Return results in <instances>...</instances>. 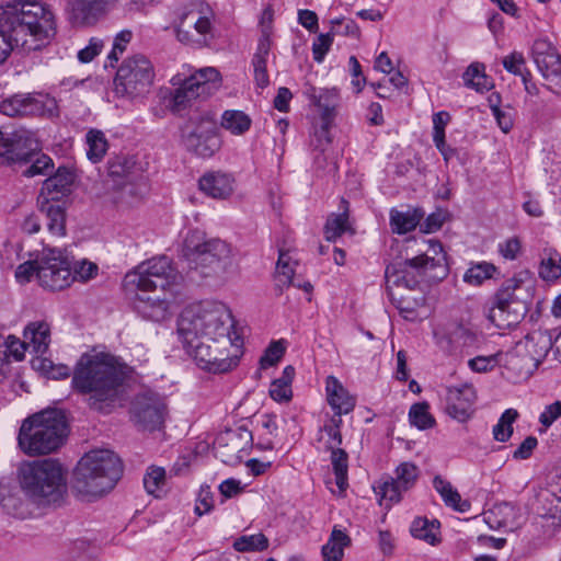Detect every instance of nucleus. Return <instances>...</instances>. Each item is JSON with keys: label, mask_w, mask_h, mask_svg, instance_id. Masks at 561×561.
Wrapping results in <instances>:
<instances>
[{"label": "nucleus", "mask_w": 561, "mask_h": 561, "mask_svg": "<svg viewBox=\"0 0 561 561\" xmlns=\"http://www.w3.org/2000/svg\"><path fill=\"white\" fill-rule=\"evenodd\" d=\"M31 165L23 171V175L26 178H33L36 175H47L54 169V162L47 154H36L31 161Z\"/></svg>", "instance_id": "54"}, {"label": "nucleus", "mask_w": 561, "mask_h": 561, "mask_svg": "<svg viewBox=\"0 0 561 561\" xmlns=\"http://www.w3.org/2000/svg\"><path fill=\"white\" fill-rule=\"evenodd\" d=\"M69 22L73 26H91L101 18L100 9L92 0H70L66 7Z\"/></svg>", "instance_id": "27"}, {"label": "nucleus", "mask_w": 561, "mask_h": 561, "mask_svg": "<svg viewBox=\"0 0 561 561\" xmlns=\"http://www.w3.org/2000/svg\"><path fill=\"white\" fill-rule=\"evenodd\" d=\"M425 213L421 208L400 211L390 210V226L393 232L399 234L408 233L416 228Z\"/></svg>", "instance_id": "33"}, {"label": "nucleus", "mask_w": 561, "mask_h": 561, "mask_svg": "<svg viewBox=\"0 0 561 561\" xmlns=\"http://www.w3.org/2000/svg\"><path fill=\"white\" fill-rule=\"evenodd\" d=\"M327 397L334 415L348 414L355 408L356 399L348 393L343 385L334 377L327 378Z\"/></svg>", "instance_id": "26"}, {"label": "nucleus", "mask_w": 561, "mask_h": 561, "mask_svg": "<svg viewBox=\"0 0 561 561\" xmlns=\"http://www.w3.org/2000/svg\"><path fill=\"white\" fill-rule=\"evenodd\" d=\"M221 85L220 72L215 67L196 70L174 91L171 110L181 113L198 98H207Z\"/></svg>", "instance_id": "15"}, {"label": "nucleus", "mask_w": 561, "mask_h": 561, "mask_svg": "<svg viewBox=\"0 0 561 561\" xmlns=\"http://www.w3.org/2000/svg\"><path fill=\"white\" fill-rule=\"evenodd\" d=\"M531 57L546 81L547 88L553 93L561 94V55L546 38H538L531 47Z\"/></svg>", "instance_id": "19"}, {"label": "nucleus", "mask_w": 561, "mask_h": 561, "mask_svg": "<svg viewBox=\"0 0 561 561\" xmlns=\"http://www.w3.org/2000/svg\"><path fill=\"white\" fill-rule=\"evenodd\" d=\"M85 141L88 145V159L93 163L100 162L108 148L104 133L98 129H90L85 135Z\"/></svg>", "instance_id": "41"}, {"label": "nucleus", "mask_w": 561, "mask_h": 561, "mask_svg": "<svg viewBox=\"0 0 561 561\" xmlns=\"http://www.w3.org/2000/svg\"><path fill=\"white\" fill-rule=\"evenodd\" d=\"M165 484V470L162 467L151 466L144 477V486L146 491L157 497Z\"/></svg>", "instance_id": "49"}, {"label": "nucleus", "mask_w": 561, "mask_h": 561, "mask_svg": "<svg viewBox=\"0 0 561 561\" xmlns=\"http://www.w3.org/2000/svg\"><path fill=\"white\" fill-rule=\"evenodd\" d=\"M253 440L252 432L245 426H239L236 430H229L219 437V442H227V445H233V453H241Z\"/></svg>", "instance_id": "45"}, {"label": "nucleus", "mask_w": 561, "mask_h": 561, "mask_svg": "<svg viewBox=\"0 0 561 561\" xmlns=\"http://www.w3.org/2000/svg\"><path fill=\"white\" fill-rule=\"evenodd\" d=\"M447 276V270L443 266V257H430L427 254H419L407 257L403 261L392 262L385 271L386 289L390 299H396V290L405 288L415 289L421 280H440Z\"/></svg>", "instance_id": "10"}, {"label": "nucleus", "mask_w": 561, "mask_h": 561, "mask_svg": "<svg viewBox=\"0 0 561 561\" xmlns=\"http://www.w3.org/2000/svg\"><path fill=\"white\" fill-rule=\"evenodd\" d=\"M68 434L66 415L61 410L48 409L23 421L18 443L28 456L47 455L65 443Z\"/></svg>", "instance_id": "7"}, {"label": "nucleus", "mask_w": 561, "mask_h": 561, "mask_svg": "<svg viewBox=\"0 0 561 561\" xmlns=\"http://www.w3.org/2000/svg\"><path fill=\"white\" fill-rule=\"evenodd\" d=\"M251 125L252 119L242 111L227 110L221 115V127L232 135L240 136L245 134Z\"/></svg>", "instance_id": "38"}, {"label": "nucleus", "mask_w": 561, "mask_h": 561, "mask_svg": "<svg viewBox=\"0 0 561 561\" xmlns=\"http://www.w3.org/2000/svg\"><path fill=\"white\" fill-rule=\"evenodd\" d=\"M433 486L439 493L447 506H450L460 513H466L470 510V502L467 500L462 501L458 491L453 488L450 482L444 480L440 476H436L434 478Z\"/></svg>", "instance_id": "35"}, {"label": "nucleus", "mask_w": 561, "mask_h": 561, "mask_svg": "<svg viewBox=\"0 0 561 561\" xmlns=\"http://www.w3.org/2000/svg\"><path fill=\"white\" fill-rule=\"evenodd\" d=\"M136 161L133 157L116 156L107 161V173L114 180L133 181Z\"/></svg>", "instance_id": "39"}, {"label": "nucleus", "mask_w": 561, "mask_h": 561, "mask_svg": "<svg viewBox=\"0 0 561 561\" xmlns=\"http://www.w3.org/2000/svg\"><path fill=\"white\" fill-rule=\"evenodd\" d=\"M409 419L411 424L419 430H427L435 424V420L428 412V404L426 402L414 403L409 411Z\"/></svg>", "instance_id": "50"}, {"label": "nucleus", "mask_w": 561, "mask_h": 561, "mask_svg": "<svg viewBox=\"0 0 561 561\" xmlns=\"http://www.w3.org/2000/svg\"><path fill=\"white\" fill-rule=\"evenodd\" d=\"M233 548L239 552L264 551L268 548V539L261 533L241 536L234 540Z\"/></svg>", "instance_id": "48"}, {"label": "nucleus", "mask_w": 561, "mask_h": 561, "mask_svg": "<svg viewBox=\"0 0 561 561\" xmlns=\"http://www.w3.org/2000/svg\"><path fill=\"white\" fill-rule=\"evenodd\" d=\"M142 291L141 295L137 294V309L144 318L159 322L164 320L169 314V301L159 296L151 297Z\"/></svg>", "instance_id": "32"}, {"label": "nucleus", "mask_w": 561, "mask_h": 561, "mask_svg": "<svg viewBox=\"0 0 561 561\" xmlns=\"http://www.w3.org/2000/svg\"><path fill=\"white\" fill-rule=\"evenodd\" d=\"M419 468L412 462H402L396 469V478L385 481L379 486V492L382 500H388L391 503H397L401 499L402 492L411 489L419 478Z\"/></svg>", "instance_id": "20"}, {"label": "nucleus", "mask_w": 561, "mask_h": 561, "mask_svg": "<svg viewBox=\"0 0 561 561\" xmlns=\"http://www.w3.org/2000/svg\"><path fill=\"white\" fill-rule=\"evenodd\" d=\"M122 473L123 463L116 454L107 449L92 450L78 462L72 489L87 500L100 497L115 486Z\"/></svg>", "instance_id": "6"}, {"label": "nucleus", "mask_w": 561, "mask_h": 561, "mask_svg": "<svg viewBox=\"0 0 561 561\" xmlns=\"http://www.w3.org/2000/svg\"><path fill=\"white\" fill-rule=\"evenodd\" d=\"M518 417V412L514 409H507L501 415L499 422L493 427V437L495 440L505 443L513 434V423Z\"/></svg>", "instance_id": "46"}, {"label": "nucleus", "mask_w": 561, "mask_h": 561, "mask_svg": "<svg viewBox=\"0 0 561 561\" xmlns=\"http://www.w3.org/2000/svg\"><path fill=\"white\" fill-rule=\"evenodd\" d=\"M36 277L42 287L62 290L72 283V270L60 251L49 250L37 260Z\"/></svg>", "instance_id": "18"}, {"label": "nucleus", "mask_w": 561, "mask_h": 561, "mask_svg": "<svg viewBox=\"0 0 561 561\" xmlns=\"http://www.w3.org/2000/svg\"><path fill=\"white\" fill-rule=\"evenodd\" d=\"M183 259L187 265V276L191 280L197 277H220L228 273H234L232 248L226 241L218 238L206 237L198 229L187 232L183 242Z\"/></svg>", "instance_id": "4"}, {"label": "nucleus", "mask_w": 561, "mask_h": 561, "mask_svg": "<svg viewBox=\"0 0 561 561\" xmlns=\"http://www.w3.org/2000/svg\"><path fill=\"white\" fill-rule=\"evenodd\" d=\"M539 275L546 280H554L561 276V255L556 250H545Z\"/></svg>", "instance_id": "44"}, {"label": "nucleus", "mask_w": 561, "mask_h": 561, "mask_svg": "<svg viewBox=\"0 0 561 561\" xmlns=\"http://www.w3.org/2000/svg\"><path fill=\"white\" fill-rule=\"evenodd\" d=\"M96 264L87 261L79 262L73 267L72 282L76 279L89 280L96 274Z\"/></svg>", "instance_id": "63"}, {"label": "nucleus", "mask_w": 561, "mask_h": 561, "mask_svg": "<svg viewBox=\"0 0 561 561\" xmlns=\"http://www.w3.org/2000/svg\"><path fill=\"white\" fill-rule=\"evenodd\" d=\"M66 470L55 459L35 460L20 468V484L39 505L60 503L67 494Z\"/></svg>", "instance_id": "8"}, {"label": "nucleus", "mask_w": 561, "mask_h": 561, "mask_svg": "<svg viewBox=\"0 0 561 561\" xmlns=\"http://www.w3.org/2000/svg\"><path fill=\"white\" fill-rule=\"evenodd\" d=\"M154 70L151 61L141 54L126 58L119 66L114 79L118 94L138 96L149 91L153 83Z\"/></svg>", "instance_id": "14"}, {"label": "nucleus", "mask_w": 561, "mask_h": 561, "mask_svg": "<svg viewBox=\"0 0 561 561\" xmlns=\"http://www.w3.org/2000/svg\"><path fill=\"white\" fill-rule=\"evenodd\" d=\"M38 213L45 219L47 231L51 236L64 237L66 234V209L59 204H54L48 198L41 202Z\"/></svg>", "instance_id": "30"}, {"label": "nucleus", "mask_w": 561, "mask_h": 561, "mask_svg": "<svg viewBox=\"0 0 561 561\" xmlns=\"http://www.w3.org/2000/svg\"><path fill=\"white\" fill-rule=\"evenodd\" d=\"M396 308L407 320L413 321L417 318L416 309L424 304V297L411 298L396 291V299H391Z\"/></svg>", "instance_id": "51"}, {"label": "nucleus", "mask_w": 561, "mask_h": 561, "mask_svg": "<svg viewBox=\"0 0 561 561\" xmlns=\"http://www.w3.org/2000/svg\"><path fill=\"white\" fill-rule=\"evenodd\" d=\"M25 346H31L35 353L44 354L50 343V328L45 321L28 323L23 332Z\"/></svg>", "instance_id": "31"}, {"label": "nucleus", "mask_w": 561, "mask_h": 561, "mask_svg": "<svg viewBox=\"0 0 561 561\" xmlns=\"http://www.w3.org/2000/svg\"><path fill=\"white\" fill-rule=\"evenodd\" d=\"M332 28L331 33L332 35H342V36H352L357 38L360 34V30L356 22L352 19H335L331 21Z\"/></svg>", "instance_id": "55"}, {"label": "nucleus", "mask_w": 561, "mask_h": 561, "mask_svg": "<svg viewBox=\"0 0 561 561\" xmlns=\"http://www.w3.org/2000/svg\"><path fill=\"white\" fill-rule=\"evenodd\" d=\"M271 44L272 42L270 33L264 30L259 39L256 51L252 58L254 80L256 87L260 89L266 88L270 83L266 64L271 50Z\"/></svg>", "instance_id": "29"}, {"label": "nucleus", "mask_w": 561, "mask_h": 561, "mask_svg": "<svg viewBox=\"0 0 561 561\" xmlns=\"http://www.w3.org/2000/svg\"><path fill=\"white\" fill-rule=\"evenodd\" d=\"M462 78L467 87L473 88L479 92L490 90L492 87L491 81L484 73V66L479 62L471 64L465 71Z\"/></svg>", "instance_id": "43"}, {"label": "nucleus", "mask_w": 561, "mask_h": 561, "mask_svg": "<svg viewBox=\"0 0 561 561\" xmlns=\"http://www.w3.org/2000/svg\"><path fill=\"white\" fill-rule=\"evenodd\" d=\"M36 368L48 378L60 380L72 377V369L65 364H55L49 358H38Z\"/></svg>", "instance_id": "52"}, {"label": "nucleus", "mask_w": 561, "mask_h": 561, "mask_svg": "<svg viewBox=\"0 0 561 561\" xmlns=\"http://www.w3.org/2000/svg\"><path fill=\"white\" fill-rule=\"evenodd\" d=\"M342 423L341 416L333 415L320 427L319 432L328 435L327 449L339 447L342 444Z\"/></svg>", "instance_id": "53"}, {"label": "nucleus", "mask_w": 561, "mask_h": 561, "mask_svg": "<svg viewBox=\"0 0 561 561\" xmlns=\"http://www.w3.org/2000/svg\"><path fill=\"white\" fill-rule=\"evenodd\" d=\"M552 335L548 331L536 330L504 354V365L516 373L518 378H528L551 352Z\"/></svg>", "instance_id": "12"}, {"label": "nucleus", "mask_w": 561, "mask_h": 561, "mask_svg": "<svg viewBox=\"0 0 561 561\" xmlns=\"http://www.w3.org/2000/svg\"><path fill=\"white\" fill-rule=\"evenodd\" d=\"M531 289L528 272H520L506 279L494 295L489 320L500 329L518 324L529 310Z\"/></svg>", "instance_id": "9"}, {"label": "nucleus", "mask_w": 561, "mask_h": 561, "mask_svg": "<svg viewBox=\"0 0 561 561\" xmlns=\"http://www.w3.org/2000/svg\"><path fill=\"white\" fill-rule=\"evenodd\" d=\"M526 60L522 53L513 51L505 56L502 60V65L506 71L513 75H520L524 69Z\"/></svg>", "instance_id": "61"}, {"label": "nucleus", "mask_w": 561, "mask_h": 561, "mask_svg": "<svg viewBox=\"0 0 561 561\" xmlns=\"http://www.w3.org/2000/svg\"><path fill=\"white\" fill-rule=\"evenodd\" d=\"M343 211L341 214H332L324 226L325 239L334 242L344 232L352 230L348 224V202L342 199Z\"/></svg>", "instance_id": "37"}, {"label": "nucleus", "mask_w": 561, "mask_h": 561, "mask_svg": "<svg viewBox=\"0 0 561 561\" xmlns=\"http://www.w3.org/2000/svg\"><path fill=\"white\" fill-rule=\"evenodd\" d=\"M312 93L310 94L314 104L321 111L322 121H333L336 114V107L340 104V95L337 89H323L320 91L319 95L316 94V89H311Z\"/></svg>", "instance_id": "36"}, {"label": "nucleus", "mask_w": 561, "mask_h": 561, "mask_svg": "<svg viewBox=\"0 0 561 561\" xmlns=\"http://www.w3.org/2000/svg\"><path fill=\"white\" fill-rule=\"evenodd\" d=\"M233 183L232 176L220 172L206 173L198 181L201 191L213 198L222 199L232 194Z\"/></svg>", "instance_id": "28"}, {"label": "nucleus", "mask_w": 561, "mask_h": 561, "mask_svg": "<svg viewBox=\"0 0 561 561\" xmlns=\"http://www.w3.org/2000/svg\"><path fill=\"white\" fill-rule=\"evenodd\" d=\"M56 33L54 14L41 1H10L0 7V64L10 53L41 48Z\"/></svg>", "instance_id": "2"}, {"label": "nucleus", "mask_w": 561, "mask_h": 561, "mask_svg": "<svg viewBox=\"0 0 561 561\" xmlns=\"http://www.w3.org/2000/svg\"><path fill=\"white\" fill-rule=\"evenodd\" d=\"M443 339L446 340L449 348L470 350L480 343V334L478 330L470 323H451L446 329Z\"/></svg>", "instance_id": "24"}, {"label": "nucleus", "mask_w": 561, "mask_h": 561, "mask_svg": "<svg viewBox=\"0 0 561 561\" xmlns=\"http://www.w3.org/2000/svg\"><path fill=\"white\" fill-rule=\"evenodd\" d=\"M439 524L430 522L427 518L417 517L413 520L410 531L416 539H422L427 543L434 546L437 541V530Z\"/></svg>", "instance_id": "42"}, {"label": "nucleus", "mask_w": 561, "mask_h": 561, "mask_svg": "<svg viewBox=\"0 0 561 561\" xmlns=\"http://www.w3.org/2000/svg\"><path fill=\"white\" fill-rule=\"evenodd\" d=\"M350 536L336 526L333 527L330 538L322 547L321 553L324 561H342L344 548L351 545Z\"/></svg>", "instance_id": "34"}, {"label": "nucleus", "mask_w": 561, "mask_h": 561, "mask_svg": "<svg viewBox=\"0 0 561 561\" xmlns=\"http://www.w3.org/2000/svg\"><path fill=\"white\" fill-rule=\"evenodd\" d=\"M75 173L67 167H59L55 174L47 178L42 186L41 195H46L48 201H58L71 192L75 182Z\"/></svg>", "instance_id": "25"}, {"label": "nucleus", "mask_w": 561, "mask_h": 561, "mask_svg": "<svg viewBox=\"0 0 561 561\" xmlns=\"http://www.w3.org/2000/svg\"><path fill=\"white\" fill-rule=\"evenodd\" d=\"M122 473L123 463L116 454L107 449L92 450L78 462L72 489L87 500L100 497L115 486Z\"/></svg>", "instance_id": "5"}, {"label": "nucleus", "mask_w": 561, "mask_h": 561, "mask_svg": "<svg viewBox=\"0 0 561 561\" xmlns=\"http://www.w3.org/2000/svg\"><path fill=\"white\" fill-rule=\"evenodd\" d=\"M331 453V463L335 474V482L341 491L347 488L348 455L340 448L328 449Z\"/></svg>", "instance_id": "40"}, {"label": "nucleus", "mask_w": 561, "mask_h": 561, "mask_svg": "<svg viewBox=\"0 0 561 561\" xmlns=\"http://www.w3.org/2000/svg\"><path fill=\"white\" fill-rule=\"evenodd\" d=\"M181 278L171 259L165 255L154 256L139 264L135 271L124 277V286L128 291H150L175 284Z\"/></svg>", "instance_id": "13"}, {"label": "nucleus", "mask_w": 561, "mask_h": 561, "mask_svg": "<svg viewBox=\"0 0 561 561\" xmlns=\"http://www.w3.org/2000/svg\"><path fill=\"white\" fill-rule=\"evenodd\" d=\"M270 396L277 402L289 401L293 392L289 385L286 381H278L275 379L270 387Z\"/></svg>", "instance_id": "62"}, {"label": "nucleus", "mask_w": 561, "mask_h": 561, "mask_svg": "<svg viewBox=\"0 0 561 561\" xmlns=\"http://www.w3.org/2000/svg\"><path fill=\"white\" fill-rule=\"evenodd\" d=\"M210 7L203 0H191L175 12L172 22L176 39L192 47L208 46L214 39Z\"/></svg>", "instance_id": "11"}, {"label": "nucleus", "mask_w": 561, "mask_h": 561, "mask_svg": "<svg viewBox=\"0 0 561 561\" xmlns=\"http://www.w3.org/2000/svg\"><path fill=\"white\" fill-rule=\"evenodd\" d=\"M477 399L476 390L471 385L448 387L446 393V412L458 422L468 421L473 412Z\"/></svg>", "instance_id": "21"}, {"label": "nucleus", "mask_w": 561, "mask_h": 561, "mask_svg": "<svg viewBox=\"0 0 561 561\" xmlns=\"http://www.w3.org/2000/svg\"><path fill=\"white\" fill-rule=\"evenodd\" d=\"M103 47V41L92 37L89 45L78 51V59L81 62H90L95 56H98Z\"/></svg>", "instance_id": "64"}, {"label": "nucleus", "mask_w": 561, "mask_h": 561, "mask_svg": "<svg viewBox=\"0 0 561 561\" xmlns=\"http://www.w3.org/2000/svg\"><path fill=\"white\" fill-rule=\"evenodd\" d=\"M204 122L208 127L204 131H191L185 139V145L195 154L209 158L220 148V140L214 123L210 119H204Z\"/></svg>", "instance_id": "22"}, {"label": "nucleus", "mask_w": 561, "mask_h": 561, "mask_svg": "<svg viewBox=\"0 0 561 561\" xmlns=\"http://www.w3.org/2000/svg\"><path fill=\"white\" fill-rule=\"evenodd\" d=\"M37 140L27 130H0V163L16 168L30 163L39 151Z\"/></svg>", "instance_id": "16"}, {"label": "nucleus", "mask_w": 561, "mask_h": 561, "mask_svg": "<svg viewBox=\"0 0 561 561\" xmlns=\"http://www.w3.org/2000/svg\"><path fill=\"white\" fill-rule=\"evenodd\" d=\"M167 415L164 400L156 392L146 391L137 394L130 405V417L140 431L160 430Z\"/></svg>", "instance_id": "17"}, {"label": "nucleus", "mask_w": 561, "mask_h": 561, "mask_svg": "<svg viewBox=\"0 0 561 561\" xmlns=\"http://www.w3.org/2000/svg\"><path fill=\"white\" fill-rule=\"evenodd\" d=\"M333 35L331 32H328L325 34H320L317 39L312 44V53H313V59L317 62H321L324 59V56L329 51L332 43H333Z\"/></svg>", "instance_id": "59"}, {"label": "nucleus", "mask_w": 561, "mask_h": 561, "mask_svg": "<svg viewBox=\"0 0 561 561\" xmlns=\"http://www.w3.org/2000/svg\"><path fill=\"white\" fill-rule=\"evenodd\" d=\"M559 417H561V401L557 400L545 407L539 416V423L548 430Z\"/></svg>", "instance_id": "60"}, {"label": "nucleus", "mask_w": 561, "mask_h": 561, "mask_svg": "<svg viewBox=\"0 0 561 561\" xmlns=\"http://www.w3.org/2000/svg\"><path fill=\"white\" fill-rule=\"evenodd\" d=\"M285 347L282 342H272L260 359L261 368L274 366L284 355Z\"/></svg>", "instance_id": "58"}, {"label": "nucleus", "mask_w": 561, "mask_h": 561, "mask_svg": "<svg viewBox=\"0 0 561 561\" xmlns=\"http://www.w3.org/2000/svg\"><path fill=\"white\" fill-rule=\"evenodd\" d=\"M125 374L108 353H83L72 368L71 389L87 405L110 413L123 392Z\"/></svg>", "instance_id": "3"}, {"label": "nucleus", "mask_w": 561, "mask_h": 561, "mask_svg": "<svg viewBox=\"0 0 561 561\" xmlns=\"http://www.w3.org/2000/svg\"><path fill=\"white\" fill-rule=\"evenodd\" d=\"M233 318L229 308L216 300L187 306L178 320V334L197 365L209 373H226L238 364L229 355Z\"/></svg>", "instance_id": "1"}, {"label": "nucleus", "mask_w": 561, "mask_h": 561, "mask_svg": "<svg viewBox=\"0 0 561 561\" xmlns=\"http://www.w3.org/2000/svg\"><path fill=\"white\" fill-rule=\"evenodd\" d=\"M43 112V103L31 94L18 93L0 102V113L9 117L32 116Z\"/></svg>", "instance_id": "23"}, {"label": "nucleus", "mask_w": 561, "mask_h": 561, "mask_svg": "<svg viewBox=\"0 0 561 561\" xmlns=\"http://www.w3.org/2000/svg\"><path fill=\"white\" fill-rule=\"evenodd\" d=\"M496 267L488 262H480L471 265L463 275V280L470 285L479 286L485 279L493 277Z\"/></svg>", "instance_id": "47"}, {"label": "nucleus", "mask_w": 561, "mask_h": 561, "mask_svg": "<svg viewBox=\"0 0 561 561\" xmlns=\"http://www.w3.org/2000/svg\"><path fill=\"white\" fill-rule=\"evenodd\" d=\"M502 357H504L502 353H496L491 356H477L469 359L468 366L476 373H486L492 370Z\"/></svg>", "instance_id": "57"}, {"label": "nucleus", "mask_w": 561, "mask_h": 561, "mask_svg": "<svg viewBox=\"0 0 561 561\" xmlns=\"http://www.w3.org/2000/svg\"><path fill=\"white\" fill-rule=\"evenodd\" d=\"M133 33L128 30L121 31L113 41V47L110 54L107 55V59L111 62V66L113 67V62H116L118 60L119 55H122L128 45V43L131 41Z\"/></svg>", "instance_id": "56"}]
</instances>
